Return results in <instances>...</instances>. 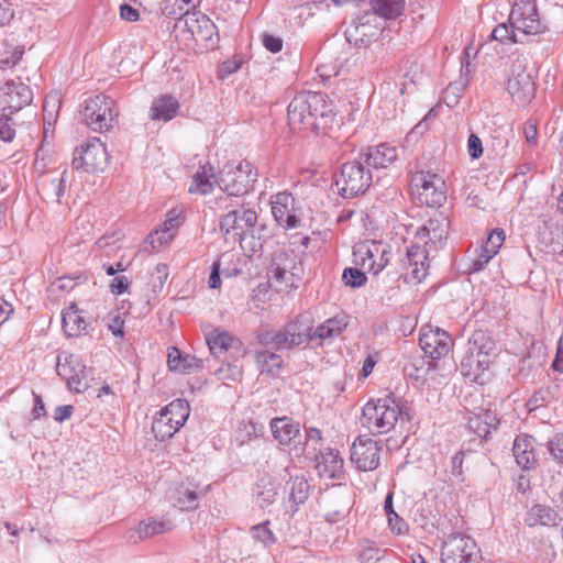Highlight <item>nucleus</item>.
<instances>
[{
  "mask_svg": "<svg viewBox=\"0 0 563 563\" xmlns=\"http://www.w3.org/2000/svg\"><path fill=\"white\" fill-rule=\"evenodd\" d=\"M449 219L442 213L426 221L415 233V245H412L402 260V277L407 284H419L428 274V255L437 251L446 239Z\"/></svg>",
  "mask_w": 563,
  "mask_h": 563,
  "instance_id": "1",
  "label": "nucleus"
},
{
  "mask_svg": "<svg viewBox=\"0 0 563 563\" xmlns=\"http://www.w3.org/2000/svg\"><path fill=\"white\" fill-rule=\"evenodd\" d=\"M534 0H516L508 23H500L492 31V37L505 44L521 42L518 33L537 35L544 32Z\"/></svg>",
  "mask_w": 563,
  "mask_h": 563,
  "instance_id": "2",
  "label": "nucleus"
},
{
  "mask_svg": "<svg viewBox=\"0 0 563 563\" xmlns=\"http://www.w3.org/2000/svg\"><path fill=\"white\" fill-rule=\"evenodd\" d=\"M398 420L408 422L410 416L405 406L390 397L368 401L362 410L361 423L372 434H385L391 431Z\"/></svg>",
  "mask_w": 563,
  "mask_h": 563,
  "instance_id": "3",
  "label": "nucleus"
},
{
  "mask_svg": "<svg viewBox=\"0 0 563 563\" xmlns=\"http://www.w3.org/2000/svg\"><path fill=\"white\" fill-rule=\"evenodd\" d=\"M257 214L251 209H241L229 211L221 221V231L224 232L225 239L231 236L233 242H239L243 250L250 247L253 253L262 251V235L255 239V224Z\"/></svg>",
  "mask_w": 563,
  "mask_h": 563,
  "instance_id": "4",
  "label": "nucleus"
},
{
  "mask_svg": "<svg viewBox=\"0 0 563 563\" xmlns=\"http://www.w3.org/2000/svg\"><path fill=\"white\" fill-rule=\"evenodd\" d=\"M300 272L294 251L277 250L274 252L268 266L269 285L278 291L296 288L300 280Z\"/></svg>",
  "mask_w": 563,
  "mask_h": 563,
  "instance_id": "5",
  "label": "nucleus"
},
{
  "mask_svg": "<svg viewBox=\"0 0 563 563\" xmlns=\"http://www.w3.org/2000/svg\"><path fill=\"white\" fill-rule=\"evenodd\" d=\"M257 179V172L253 169L250 162L243 159L238 164H227L217 177V185L228 196L240 197L253 189Z\"/></svg>",
  "mask_w": 563,
  "mask_h": 563,
  "instance_id": "6",
  "label": "nucleus"
},
{
  "mask_svg": "<svg viewBox=\"0 0 563 563\" xmlns=\"http://www.w3.org/2000/svg\"><path fill=\"white\" fill-rule=\"evenodd\" d=\"M507 91L519 106L528 104L536 96L533 68L523 56H516L511 62Z\"/></svg>",
  "mask_w": 563,
  "mask_h": 563,
  "instance_id": "7",
  "label": "nucleus"
},
{
  "mask_svg": "<svg viewBox=\"0 0 563 563\" xmlns=\"http://www.w3.org/2000/svg\"><path fill=\"white\" fill-rule=\"evenodd\" d=\"M372 181L371 169L358 156L342 165L340 174L335 179V185L344 198H353L364 194L371 187Z\"/></svg>",
  "mask_w": 563,
  "mask_h": 563,
  "instance_id": "8",
  "label": "nucleus"
},
{
  "mask_svg": "<svg viewBox=\"0 0 563 563\" xmlns=\"http://www.w3.org/2000/svg\"><path fill=\"white\" fill-rule=\"evenodd\" d=\"M190 413L189 404L175 399L164 407L152 423L154 437L164 441L173 437L184 426Z\"/></svg>",
  "mask_w": 563,
  "mask_h": 563,
  "instance_id": "9",
  "label": "nucleus"
},
{
  "mask_svg": "<svg viewBox=\"0 0 563 563\" xmlns=\"http://www.w3.org/2000/svg\"><path fill=\"white\" fill-rule=\"evenodd\" d=\"M117 117L115 101L111 97L97 95L85 101L82 119L96 132L111 129Z\"/></svg>",
  "mask_w": 563,
  "mask_h": 563,
  "instance_id": "10",
  "label": "nucleus"
},
{
  "mask_svg": "<svg viewBox=\"0 0 563 563\" xmlns=\"http://www.w3.org/2000/svg\"><path fill=\"white\" fill-rule=\"evenodd\" d=\"M412 194L421 205L440 207L446 200L445 183L434 173L419 170L411 178Z\"/></svg>",
  "mask_w": 563,
  "mask_h": 563,
  "instance_id": "11",
  "label": "nucleus"
},
{
  "mask_svg": "<svg viewBox=\"0 0 563 563\" xmlns=\"http://www.w3.org/2000/svg\"><path fill=\"white\" fill-rule=\"evenodd\" d=\"M175 31L184 34L186 40L214 45L213 35L217 33L214 23L200 11L184 12L175 24Z\"/></svg>",
  "mask_w": 563,
  "mask_h": 563,
  "instance_id": "12",
  "label": "nucleus"
},
{
  "mask_svg": "<svg viewBox=\"0 0 563 563\" xmlns=\"http://www.w3.org/2000/svg\"><path fill=\"white\" fill-rule=\"evenodd\" d=\"M481 550L475 540L462 533L450 536L442 544L441 563H479Z\"/></svg>",
  "mask_w": 563,
  "mask_h": 563,
  "instance_id": "13",
  "label": "nucleus"
},
{
  "mask_svg": "<svg viewBox=\"0 0 563 563\" xmlns=\"http://www.w3.org/2000/svg\"><path fill=\"white\" fill-rule=\"evenodd\" d=\"M309 107L308 131L320 134L327 133L335 122V110L332 100L323 92L308 91Z\"/></svg>",
  "mask_w": 563,
  "mask_h": 563,
  "instance_id": "14",
  "label": "nucleus"
},
{
  "mask_svg": "<svg viewBox=\"0 0 563 563\" xmlns=\"http://www.w3.org/2000/svg\"><path fill=\"white\" fill-rule=\"evenodd\" d=\"M108 162L104 144L97 137L88 140L74 152L73 167L87 173L102 172Z\"/></svg>",
  "mask_w": 563,
  "mask_h": 563,
  "instance_id": "15",
  "label": "nucleus"
},
{
  "mask_svg": "<svg viewBox=\"0 0 563 563\" xmlns=\"http://www.w3.org/2000/svg\"><path fill=\"white\" fill-rule=\"evenodd\" d=\"M380 33V23L376 13L366 11L360 14L353 23L346 27L345 37L349 43L357 47L368 46Z\"/></svg>",
  "mask_w": 563,
  "mask_h": 563,
  "instance_id": "16",
  "label": "nucleus"
},
{
  "mask_svg": "<svg viewBox=\"0 0 563 563\" xmlns=\"http://www.w3.org/2000/svg\"><path fill=\"white\" fill-rule=\"evenodd\" d=\"M382 445L367 435H358L351 446V462L364 472L374 471L380 463Z\"/></svg>",
  "mask_w": 563,
  "mask_h": 563,
  "instance_id": "17",
  "label": "nucleus"
},
{
  "mask_svg": "<svg viewBox=\"0 0 563 563\" xmlns=\"http://www.w3.org/2000/svg\"><path fill=\"white\" fill-rule=\"evenodd\" d=\"M184 222V210L179 208L170 209L166 213L163 224L148 234L146 243L151 245L153 252H157L173 241Z\"/></svg>",
  "mask_w": 563,
  "mask_h": 563,
  "instance_id": "18",
  "label": "nucleus"
},
{
  "mask_svg": "<svg viewBox=\"0 0 563 563\" xmlns=\"http://www.w3.org/2000/svg\"><path fill=\"white\" fill-rule=\"evenodd\" d=\"M387 252L382 243L371 242L358 244L354 252V263L362 269L378 274L388 263Z\"/></svg>",
  "mask_w": 563,
  "mask_h": 563,
  "instance_id": "19",
  "label": "nucleus"
},
{
  "mask_svg": "<svg viewBox=\"0 0 563 563\" xmlns=\"http://www.w3.org/2000/svg\"><path fill=\"white\" fill-rule=\"evenodd\" d=\"M31 89L21 81L9 80L0 87V109L18 112L32 102Z\"/></svg>",
  "mask_w": 563,
  "mask_h": 563,
  "instance_id": "20",
  "label": "nucleus"
},
{
  "mask_svg": "<svg viewBox=\"0 0 563 563\" xmlns=\"http://www.w3.org/2000/svg\"><path fill=\"white\" fill-rule=\"evenodd\" d=\"M324 519L338 523L345 519L351 510V498L346 489L336 488L327 492L321 498Z\"/></svg>",
  "mask_w": 563,
  "mask_h": 563,
  "instance_id": "21",
  "label": "nucleus"
},
{
  "mask_svg": "<svg viewBox=\"0 0 563 563\" xmlns=\"http://www.w3.org/2000/svg\"><path fill=\"white\" fill-rule=\"evenodd\" d=\"M419 343L426 355L431 358H441L451 349V339L448 332L431 325L421 328Z\"/></svg>",
  "mask_w": 563,
  "mask_h": 563,
  "instance_id": "22",
  "label": "nucleus"
},
{
  "mask_svg": "<svg viewBox=\"0 0 563 563\" xmlns=\"http://www.w3.org/2000/svg\"><path fill=\"white\" fill-rule=\"evenodd\" d=\"M272 213L277 223L285 229H295L300 224L296 209V199L289 192H278L273 196Z\"/></svg>",
  "mask_w": 563,
  "mask_h": 563,
  "instance_id": "23",
  "label": "nucleus"
},
{
  "mask_svg": "<svg viewBox=\"0 0 563 563\" xmlns=\"http://www.w3.org/2000/svg\"><path fill=\"white\" fill-rule=\"evenodd\" d=\"M269 427L274 439L280 445L295 452V446L299 444V439L302 438L299 422L290 417H277L271 420Z\"/></svg>",
  "mask_w": 563,
  "mask_h": 563,
  "instance_id": "24",
  "label": "nucleus"
},
{
  "mask_svg": "<svg viewBox=\"0 0 563 563\" xmlns=\"http://www.w3.org/2000/svg\"><path fill=\"white\" fill-rule=\"evenodd\" d=\"M56 372L59 377L66 380L70 390H79L82 387L79 382V374L85 372V364L79 356L62 352L57 356Z\"/></svg>",
  "mask_w": 563,
  "mask_h": 563,
  "instance_id": "25",
  "label": "nucleus"
},
{
  "mask_svg": "<svg viewBox=\"0 0 563 563\" xmlns=\"http://www.w3.org/2000/svg\"><path fill=\"white\" fill-rule=\"evenodd\" d=\"M285 472L289 475V479L286 483V492L288 494L287 507L291 514L298 510V507L308 499L310 494V485L303 474H292L289 466L285 467Z\"/></svg>",
  "mask_w": 563,
  "mask_h": 563,
  "instance_id": "26",
  "label": "nucleus"
},
{
  "mask_svg": "<svg viewBox=\"0 0 563 563\" xmlns=\"http://www.w3.org/2000/svg\"><path fill=\"white\" fill-rule=\"evenodd\" d=\"M365 165L369 168H386L398 158L397 147L386 143L368 147L358 155Z\"/></svg>",
  "mask_w": 563,
  "mask_h": 563,
  "instance_id": "27",
  "label": "nucleus"
},
{
  "mask_svg": "<svg viewBox=\"0 0 563 563\" xmlns=\"http://www.w3.org/2000/svg\"><path fill=\"white\" fill-rule=\"evenodd\" d=\"M208 493V486L200 487L194 483H181L173 493V500L181 510H195L199 506V499Z\"/></svg>",
  "mask_w": 563,
  "mask_h": 563,
  "instance_id": "28",
  "label": "nucleus"
},
{
  "mask_svg": "<svg viewBox=\"0 0 563 563\" xmlns=\"http://www.w3.org/2000/svg\"><path fill=\"white\" fill-rule=\"evenodd\" d=\"M492 363L489 360L477 357L466 351L460 365L461 374L471 382L483 385L488 379V369Z\"/></svg>",
  "mask_w": 563,
  "mask_h": 563,
  "instance_id": "29",
  "label": "nucleus"
},
{
  "mask_svg": "<svg viewBox=\"0 0 563 563\" xmlns=\"http://www.w3.org/2000/svg\"><path fill=\"white\" fill-rule=\"evenodd\" d=\"M308 91L297 93L287 108L288 123L292 130L308 131L307 123L310 111Z\"/></svg>",
  "mask_w": 563,
  "mask_h": 563,
  "instance_id": "30",
  "label": "nucleus"
},
{
  "mask_svg": "<svg viewBox=\"0 0 563 563\" xmlns=\"http://www.w3.org/2000/svg\"><path fill=\"white\" fill-rule=\"evenodd\" d=\"M316 470L318 475L325 478H341L343 474V459L335 450L328 449L316 454Z\"/></svg>",
  "mask_w": 563,
  "mask_h": 563,
  "instance_id": "31",
  "label": "nucleus"
},
{
  "mask_svg": "<svg viewBox=\"0 0 563 563\" xmlns=\"http://www.w3.org/2000/svg\"><path fill=\"white\" fill-rule=\"evenodd\" d=\"M534 442V439L528 434L518 435L514 441V456L522 470H530L537 464Z\"/></svg>",
  "mask_w": 563,
  "mask_h": 563,
  "instance_id": "32",
  "label": "nucleus"
},
{
  "mask_svg": "<svg viewBox=\"0 0 563 563\" xmlns=\"http://www.w3.org/2000/svg\"><path fill=\"white\" fill-rule=\"evenodd\" d=\"M313 324L312 316L306 312L289 321L286 327L288 328L289 336L298 346L306 342H313Z\"/></svg>",
  "mask_w": 563,
  "mask_h": 563,
  "instance_id": "33",
  "label": "nucleus"
},
{
  "mask_svg": "<svg viewBox=\"0 0 563 563\" xmlns=\"http://www.w3.org/2000/svg\"><path fill=\"white\" fill-rule=\"evenodd\" d=\"M174 523L165 518L151 517L142 520L134 529L131 530V538L145 540L157 534L170 531Z\"/></svg>",
  "mask_w": 563,
  "mask_h": 563,
  "instance_id": "34",
  "label": "nucleus"
},
{
  "mask_svg": "<svg viewBox=\"0 0 563 563\" xmlns=\"http://www.w3.org/2000/svg\"><path fill=\"white\" fill-rule=\"evenodd\" d=\"M467 351L477 357H484L493 362L497 354L495 341L489 333L484 330L474 331L468 340Z\"/></svg>",
  "mask_w": 563,
  "mask_h": 563,
  "instance_id": "35",
  "label": "nucleus"
},
{
  "mask_svg": "<svg viewBox=\"0 0 563 563\" xmlns=\"http://www.w3.org/2000/svg\"><path fill=\"white\" fill-rule=\"evenodd\" d=\"M347 316L336 314L320 323L317 328L313 327V342L323 344L327 340H332L342 333L347 327Z\"/></svg>",
  "mask_w": 563,
  "mask_h": 563,
  "instance_id": "36",
  "label": "nucleus"
},
{
  "mask_svg": "<svg viewBox=\"0 0 563 563\" xmlns=\"http://www.w3.org/2000/svg\"><path fill=\"white\" fill-rule=\"evenodd\" d=\"M179 111L178 100L170 95H163L154 99L151 109L150 118L154 121H170Z\"/></svg>",
  "mask_w": 563,
  "mask_h": 563,
  "instance_id": "37",
  "label": "nucleus"
},
{
  "mask_svg": "<svg viewBox=\"0 0 563 563\" xmlns=\"http://www.w3.org/2000/svg\"><path fill=\"white\" fill-rule=\"evenodd\" d=\"M468 428L479 438L486 439L492 430L499 424V420L492 410L483 409L477 413H472L467 419Z\"/></svg>",
  "mask_w": 563,
  "mask_h": 563,
  "instance_id": "38",
  "label": "nucleus"
},
{
  "mask_svg": "<svg viewBox=\"0 0 563 563\" xmlns=\"http://www.w3.org/2000/svg\"><path fill=\"white\" fill-rule=\"evenodd\" d=\"M63 329L69 336H78L87 330L88 322L75 303L62 312Z\"/></svg>",
  "mask_w": 563,
  "mask_h": 563,
  "instance_id": "39",
  "label": "nucleus"
},
{
  "mask_svg": "<svg viewBox=\"0 0 563 563\" xmlns=\"http://www.w3.org/2000/svg\"><path fill=\"white\" fill-rule=\"evenodd\" d=\"M561 520L562 518L553 508L540 504L532 506L526 516V523L529 527H534L538 525L544 527H554Z\"/></svg>",
  "mask_w": 563,
  "mask_h": 563,
  "instance_id": "40",
  "label": "nucleus"
},
{
  "mask_svg": "<svg viewBox=\"0 0 563 563\" xmlns=\"http://www.w3.org/2000/svg\"><path fill=\"white\" fill-rule=\"evenodd\" d=\"M260 343L264 347L272 350H289L296 345V342L291 340L288 334V328L285 325L280 330H267L258 335Z\"/></svg>",
  "mask_w": 563,
  "mask_h": 563,
  "instance_id": "41",
  "label": "nucleus"
},
{
  "mask_svg": "<svg viewBox=\"0 0 563 563\" xmlns=\"http://www.w3.org/2000/svg\"><path fill=\"white\" fill-rule=\"evenodd\" d=\"M206 341L210 352L214 356H220L223 352L234 345H239L240 342L234 339L228 331L221 329H214L206 335Z\"/></svg>",
  "mask_w": 563,
  "mask_h": 563,
  "instance_id": "42",
  "label": "nucleus"
},
{
  "mask_svg": "<svg viewBox=\"0 0 563 563\" xmlns=\"http://www.w3.org/2000/svg\"><path fill=\"white\" fill-rule=\"evenodd\" d=\"M217 177L211 166H201L199 170L192 176V183L189 187V192L207 195L212 191L217 184Z\"/></svg>",
  "mask_w": 563,
  "mask_h": 563,
  "instance_id": "43",
  "label": "nucleus"
},
{
  "mask_svg": "<svg viewBox=\"0 0 563 563\" xmlns=\"http://www.w3.org/2000/svg\"><path fill=\"white\" fill-rule=\"evenodd\" d=\"M371 5L372 11L369 12L376 13L378 21L379 18L394 20L398 18L405 9L404 0H373Z\"/></svg>",
  "mask_w": 563,
  "mask_h": 563,
  "instance_id": "44",
  "label": "nucleus"
},
{
  "mask_svg": "<svg viewBox=\"0 0 563 563\" xmlns=\"http://www.w3.org/2000/svg\"><path fill=\"white\" fill-rule=\"evenodd\" d=\"M305 431L303 441L302 438L299 439V444L295 446V453L306 456L316 455L318 446L322 441V433L314 427L305 428Z\"/></svg>",
  "mask_w": 563,
  "mask_h": 563,
  "instance_id": "45",
  "label": "nucleus"
},
{
  "mask_svg": "<svg viewBox=\"0 0 563 563\" xmlns=\"http://www.w3.org/2000/svg\"><path fill=\"white\" fill-rule=\"evenodd\" d=\"M277 496V489L271 478H261L255 488L254 497L261 508L271 506Z\"/></svg>",
  "mask_w": 563,
  "mask_h": 563,
  "instance_id": "46",
  "label": "nucleus"
},
{
  "mask_svg": "<svg viewBox=\"0 0 563 563\" xmlns=\"http://www.w3.org/2000/svg\"><path fill=\"white\" fill-rule=\"evenodd\" d=\"M256 360L261 372L271 375L277 374L283 365V358L280 355L273 352L269 347L257 351Z\"/></svg>",
  "mask_w": 563,
  "mask_h": 563,
  "instance_id": "47",
  "label": "nucleus"
},
{
  "mask_svg": "<svg viewBox=\"0 0 563 563\" xmlns=\"http://www.w3.org/2000/svg\"><path fill=\"white\" fill-rule=\"evenodd\" d=\"M493 257H494V255L486 253V250H484L482 246H481V249H476L474 251V255L468 256V258H467L466 269H465L466 273L474 274V273H478V272L483 271Z\"/></svg>",
  "mask_w": 563,
  "mask_h": 563,
  "instance_id": "48",
  "label": "nucleus"
},
{
  "mask_svg": "<svg viewBox=\"0 0 563 563\" xmlns=\"http://www.w3.org/2000/svg\"><path fill=\"white\" fill-rule=\"evenodd\" d=\"M268 525L269 522L265 521L251 528L252 538L263 547H269L276 542V538Z\"/></svg>",
  "mask_w": 563,
  "mask_h": 563,
  "instance_id": "49",
  "label": "nucleus"
},
{
  "mask_svg": "<svg viewBox=\"0 0 563 563\" xmlns=\"http://www.w3.org/2000/svg\"><path fill=\"white\" fill-rule=\"evenodd\" d=\"M366 271L349 267L343 271L342 279L346 286L357 288L366 283Z\"/></svg>",
  "mask_w": 563,
  "mask_h": 563,
  "instance_id": "50",
  "label": "nucleus"
},
{
  "mask_svg": "<svg viewBox=\"0 0 563 563\" xmlns=\"http://www.w3.org/2000/svg\"><path fill=\"white\" fill-rule=\"evenodd\" d=\"M10 111L0 109V140L11 142L15 136Z\"/></svg>",
  "mask_w": 563,
  "mask_h": 563,
  "instance_id": "51",
  "label": "nucleus"
},
{
  "mask_svg": "<svg viewBox=\"0 0 563 563\" xmlns=\"http://www.w3.org/2000/svg\"><path fill=\"white\" fill-rule=\"evenodd\" d=\"M465 85L466 80L462 79L460 81L450 82L448 85L446 89L444 90L443 99L449 107H453L457 103V100L461 98Z\"/></svg>",
  "mask_w": 563,
  "mask_h": 563,
  "instance_id": "52",
  "label": "nucleus"
},
{
  "mask_svg": "<svg viewBox=\"0 0 563 563\" xmlns=\"http://www.w3.org/2000/svg\"><path fill=\"white\" fill-rule=\"evenodd\" d=\"M505 240V234L503 230L493 231L484 245L482 247L486 250V253L493 254L494 256L498 253Z\"/></svg>",
  "mask_w": 563,
  "mask_h": 563,
  "instance_id": "53",
  "label": "nucleus"
},
{
  "mask_svg": "<svg viewBox=\"0 0 563 563\" xmlns=\"http://www.w3.org/2000/svg\"><path fill=\"white\" fill-rule=\"evenodd\" d=\"M66 173L67 172L64 170L57 176L51 177L49 179L48 189L57 200H59L64 196L66 190Z\"/></svg>",
  "mask_w": 563,
  "mask_h": 563,
  "instance_id": "54",
  "label": "nucleus"
},
{
  "mask_svg": "<svg viewBox=\"0 0 563 563\" xmlns=\"http://www.w3.org/2000/svg\"><path fill=\"white\" fill-rule=\"evenodd\" d=\"M548 450L553 459L563 465V433L555 434L548 442Z\"/></svg>",
  "mask_w": 563,
  "mask_h": 563,
  "instance_id": "55",
  "label": "nucleus"
},
{
  "mask_svg": "<svg viewBox=\"0 0 563 563\" xmlns=\"http://www.w3.org/2000/svg\"><path fill=\"white\" fill-rule=\"evenodd\" d=\"M188 356L183 357L179 350L176 347H173V350L168 353V367L170 371H176L179 373H186V367L181 366V363H187Z\"/></svg>",
  "mask_w": 563,
  "mask_h": 563,
  "instance_id": "56",
  "label": "nucleus"
},
{
  "mask_svg": "<svg viewBox=\"0 0 563 563\" xmlns=\"http://www.w3.org/2000/svg\"><path fill=\"white\" fill-rule=\"evenodd\" d=\"M383 556V551L375 545H367L360 552L362 563H377Z\"/></svg>",
  "mask_w": 563,
  "mask_h": 563,
  "instance_id": "57",
  "label": "nucleus"
},
{
  "mask_svg": "<svg viewBox=\"0 0 563 563\" xmlns=\"http://www.w3.org/2000/svg\"><path fill=\"white\" fill-rule=\"evenodd\" d=\"M467 153L473 159H477L483 155L482 140L474 133L468 136Z\"/></svg>",
  "mask_w": 563,
  "mask_h": 563,
  "instance_id": "58",
  "label": "nucleus"
},
{
  "mask_svg": "<svg viewBox=\"0 0 563 563\" xmlns=\"http://www.w3.org/2000/svg\"><path fill=\"white\" fill-rule=\"evenodd\" d=\"M241 67V63L236 59H229L223 62L218 70L219 78L224 79L228 76L236 73Z\"/></svg>",
  "mask_w": 563,
  "mask_h": 563,
  "instance_id": "59",
  "label": "nucleus"
},
{
  "mask_svg": "<svg viewBox=\"0 0 563 563\" xmlns=\"http://www.w3.org/2000/svg\"><path fill=\"white\" fill-rule=\"evenodd\" d=\"M388 526L395 534H404L408 531L407 522L397 514L388 516Z\"/></svg>",
  "mask_w": 563,
  "mask_h": 563,
  "instance_id": "60",
  "label": "nucleus"
},
{
  "mask_svg": "<svg viewBox=\"0 0 563 563\" xmlns=\"http://www.w3.org/2000/svg\"><path fill=\"white\" fill-rule=\"evenodd\" d=\"M263 45L271 53H278L283 48V40L272 34H263Z\"/></svg>",
  "mask_w": 563,
  "mask_h": 563,
  "instance_id": "61",
  "label": "nucleus"
},
{
  "mask_svg": "<svg viewBox=\"0 0 563 563\" xmlns=\"http://www.w3.org/2000/svg\"><path fill=\"white\" fill-rule=\"evenodd\" d=\"M13 16L12 4L8 0H0V26L9 24Z\"/></svg>",
  "mask_w": 563,
  "mask_h": 563,
  "instance_id": "62",
  "label": "nucleus"
},
{
  "mask_svg": "<svg viewBox=\"0 0 563 563\" xmlns=\"http://www.w3.org/2000/svg\"><path fill=\"white\" fill-rule=\"evenodd\" d=\"M33 396L34 406L32 408L31 416L33 420H37L46 415V410L42 397L35 393H33Z\"/></svg>",
  "mask_w": 563,
  "mask_h": 563,
  "instance_id": "63",
  "label": "nucleus"
},
{
  "mask_svg": "<svg viewBox=\"0 0 563 563\" xmlns=\"http://www.w3.org/2000/svg\"><path fill=\"white\" fill-rule=\"evenodd\" d=\"M552 368L559 373H563V342L559 341L555 357L552 362Z\"/></svg>",
  "mask_w": 563,
  "mask_h": 563,
  "instance_id": "64",
  "label": "nucleus"
}]
</instances>
